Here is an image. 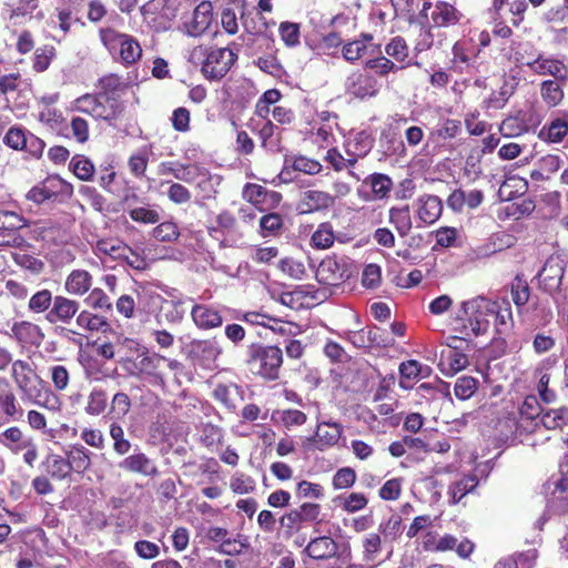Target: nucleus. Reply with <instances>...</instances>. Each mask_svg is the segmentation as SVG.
<instances>
[{
  "label": "nucleus",
  "instance_id": "obj_50",
  "mask_svg": "<svg viewBox=\"0 0 568 568\" xmlns=\"http://www.w3.org/2000/svg\"><path fill=\"white\" fill-rule=\"evenodd\" d=\"M403 68L404 65L397 67L393 61H390L386 57L371 59L366 62V71L379 77H385L388 73L396 72L397 70Z\"/></svg>",
  "mask_w": 568,
  "mask_h": 568
},
{
  "label": "nucleus",
  "instance_id": "obj_44",
  "mask_svg": "<svg viewBox=\"0 0 568 568\" xmlns=\"http://www.w3.org/2000/svg\"><path fill=\"white\" fill-rule=\"evenodd\" d=\"M540 95L542 101L550 108L557 106L564 99V91L559 83L547 80L541 83Z\"/></svg>",
  "mask_w": 568,
  "mask_h": 568
},
{
  "label": "nucleus",
  "instance_id": "obj_47",
  "mask_svg": "<svg viewBox=\"0 0 568 568\" xmlns=\"http://www.w3.org/2000/svg\"><path fill=\"white\" fill-rule=\"evenodd\" d=\"M255 480L241 471H236L230 478V488L234 494L246 495L255 490Z\"/></svg>",
  "mask_w": 568,
  "mask_h": 568
},
{
  "label": "nucleus",
  "instance_id": "obj_8",
  "mask_svg": "<svg viewBox=\"0 0 568 568\" xmlns=\"http://www.w3.org/2000/svg\"><path fill=\"white\" fill-rule=\"evenodd\" d=\"M565 273V267L558 257H550L546 261L542 270L538 273V282L540 287L546 292L554 294V301L558 308L564 306L566 295L558 292L561 280Z\"/></svg>",
  "mask_w": 568,
  "mask_h": 568
},
{
  "label": "nucleus",
  "instance_id": "obj_12",
  "mask_svg": "<svg viewBox=\"0 0 568 568\" xmlns=\"http://www.w3.org/2000/svg\"><path fill=\"white\" fill-rule=\"evenodd\" d=\"M79 308L80 303L78 301L71 300L63 295H57L52 301L51 308L45 314V320L50 324L61 323L68 325L78 314Z\"/></svg>",
  "mask_w": 568,
  "mask_h": 568
},
{
  "label": "nucleus",
  "instance_id": "obj_28",
  "mask_svg": "<svg viewBox=\"0 0 568 568\" xmlns=\"http://www.w3.org/2000/svg\"><path fill=\"white\" fill-rule=\"evenodd\" d=\"M161 174H172L176 180L192 183L200 172L199 164H183L180 162H163L159 169Z\"/></svg>",
  "mask_w": 568,
  "mask_h": 568
},
{
  "label": "nucleus",
  "instance_id": "obj_3",
  "mask_svg": "<svg viewBox=\"0 0 568 568\" xmlns=\"http://www.w3.org/2000/svg\"><path fill=\"white\" fill-rule=\"evenodd\" d=\"M236 54L227 48L195 47L189 55L193 64L202 65V73L212 80L222 79L235 62Z\"/></svg>",
  "mask_w": 568,
  "mask_h": 568
},
{
  "label": "nucleus",
  "instance_id": "obj_7",
  "mask_svg": "<svg viewBox=\"0 0 568 568\" xmlns=\"http://www.w3.org/2000/svg\"><path fill=\"white\" fill-rule=\"evenodd\" d=\"M283 363L282 349L277 346L260 347L252 358V367L263 378L275 381Z\"/></svg>",
  "mask_w": 568,
  "mask_h": 568
},
{
  "label": "nucleus",
  "instance_id": "obj_39",
  "mask_svg": "<svg viewBox=\"0 0 568 568\" xmlns=\"http://www.w3.org/2000/svg\"><path fill=\"white\" fill-rule=\"evenodd\" d=\"M539 422L547 429L562 428L568 424V408L559 407L545 410L541 414Z\"/></svg>",
  "mask_w": 568,
  "mask_h": 568
},
{
  "label": "nucleus",
  "instance_id": "obj_62",
  "mask_svg": "<svg viewBox=\"0 0 568 568\" xmlns=\"http://www.w3.org/2000/svg\"><path fill=\"white\" fill-rule=\"evenodd\" d=\"M477 389V381L471 376L459 377L454 387L455 396L462 400L470 398Z\"/></svg>",
  "mask_w": 568,
  "mask_h": 568
},
{
  "label": "nucleus",
  "instance_id": "obj_52",
  "mask_svg": "<svg viewBox=\"0 0 568 568\" xmlns=\"http://www.w3.org/2000/svg\"><path fill=\"white\" fill-rule=\"evenodd\" d=\"M54 57H55V49L53 47L43 45V47L38 48L34 51L32 69L36 72L45 71L50 67Z\"/></svg>",
  "mask_w": 568,
  "mask_h": 568
},
{
  "label": "nucleus",
  "instance_id": "obj_29",
  "mask_svg": "<svg viewBox=\"0 0 568 568\" xmlns=\"http://www.w3.org/2000/svg\"><path fill=\"white\" fill-rule=\"evenodd\" d=\"M30 439L32 438L24 435L17 426L9 427L0 433V445L8 448L13 454L23 452Z\"/></svg>",
  "mask_w": 568,
  "mask_h": 568
},
{
  "label": "nucleus",
  "instance_id": "obj_21",
  "mask_svg": "<svg viewBox=\"0 0 568 568\" xmlns=\"http://www.w3.org/2000/svg\"><path fill=\"white\" fill-rule=\"evenodd\" d=\"M11 332L14 338L21 344L38 346L44 338L41 327L28 321L14 323L11 327Z\"/></svg>",
  "mask_w": 568,
  "mask_h": 568
},
{
  "label": "nucleus",
  "instance_id": "obj_38",
  "mask_svg": "<svg viewBox=\"0 0 568 568\" xmlns=\"http://www.w3.org/2000/svg\"><path fill=\"white\" fill-rule=\"evenodd\" d=\"M478 485V479L475 475L464 476L460 480L455 481L448 488V496L452 504H457L464 496L471 493Z\"/></svg>",
  "mask_w": 568,
  "mask_h": 568
},
{
  "label": "nucleus",
  "instance_id": "obj_61",
  "mask_svg": "<svg viewBox=\"0 0 568 568\" xmlns=\"http://www.w3.org/2000/svg\"><path fill=\"white\" fill-rule=\"evenodd\" d=\"M84 302L89 307L95 311H110L112 308L109 296L99 287L90 290V294Z\"/></svg>",
  "mask_w": 568,
  "mask_h": 568
},
{
  "label": "nucleus",
  "instance_id": "obj_15",
  "mask_svg": "<svg viewBox=\"0 0 568 568\" xmlns=\"http://www.w3.org/2000/svg\"><path fill=\"white\" fill-rule=\"evenodd\" d=\"M539 405L535 396H528L519 408V419L515 422V435L531 433L538 426L536 420L539 417Z\"/></svg>",
  "mask_w": 568,
  "mask_h": 568
},
{
  "label": "nucleus",
  "instance_id": "obj_10",
  "mask_svg": "<svg viewBox=\"0 0 568 568\" xmlns=\"http://www.w3.org/2000/svg\"><path fill=\"white\" fill-rule=\"evenodd\" d=\"M321 507L318 504L304 503L298 508L283 515L280 523L287 532L298 531L303 524L316 521L320 516Z\"/></svg>",
  "mask_w": 568,
  "mask_h": 568
},
{
  "label": "nucleus",
  "instance_id": "obj_13",
  "mask_svg": "<svg viewBox=\"0 0 568 568\" xmlns=\"http://www.w3.org/2000/svg\"><path fill=\"white\" fill-rule=\"evenodd\" d=\"M213 21V7L209 1L201 2L187 18L183 28L185 33L191 37L203 34Z\"/></svg>",
  "mask_w": 568,
  "mask_h": 568
},
{
  "label": "nucleus",
  "instance_id": "obj_56",
  "mask_svg": "<svg viewBox=\"0 0 568 568\" xmlns=\"http://www.w3.org/2000/svg\"><path fill=\"white\" fill-rule=\"evenodd\" d=\"M150 153V148L143 146L130 156L129 166L132 174L135 176H142L144 174Z\"/></svg>",
  "mask_w": 568,
  "mask_h": 568
},
{
  "label": "nucleus",
  "instance_id": "obj_53",
  "mask_svg": "<svg viewBox=\"0 0 568 568\" xmlns=\"http://www.w3.org/2000/svg\"><path fill=\"white\" fill-rule=\"evenodd\" d=\"M49 375L57 392L65 390L70 385V372L67 366L57 364L49 367Z\"/></svg>",
  "mask_w": 568,
  "mask_h": 568
},
{
  "label": "nucleus",
  "instance_id": "obj_33",
  "mask_svg": "<svg viewBox=\"0 0 568 568\" xmlns=\"http://www.w3.org/2000/svg\"><path fill=\"white\" fill-rule=\"evenodd\" d=\"M432 21L437 27L455 24L460 19V13L448 2L438 1L432 12Z\"/></svg>",
  "mask_w": 568,
  "mask_h": 568
},
{
  "label": "nucleus",
  "instance_id": "obj_45",
  "mask_svg": "<svg viewBox=\"0 0 568 568\" xmlns=\"http://www.w3.org/2000/svg\"><path fill=\"white\" fill-rule=\"evenodd\" d=\"M45 468L48 474L57 479H64L71 471L68 459L57 454L47 457Z\"/></svg>",
  "mask_w": 568,
  "mask_h": 568
},
{
  "label": "nucleus",
  "instance_id": "obj_51",
  "mask_svg": "<svg viewBox=\"0 0 568 568\" xmlns=\"http://www.w3.org/2000/svg\"><path fill=\"white\" fill-rule=\"evenodd\" d=\"M372 36H365L364 39L352 41L344 45L343 55L347 61H355L367 53V42L372 41Z\"/></svg>",
  "mask_w": 568,
  "mask_h": 568
},
{
  "label": "nucleus",
  "instance_id": "obj_6",
  "mask_svg": "<svg viewBox=\"0 0 568 568\" xmlns=\"http://www.w3.org/2000/svg\"><path fill=\"white\" fill-rule=\"evenodd\" d=\"M72 193L73 186L70 183L58 175H51L31 187L26 194V199L36 204H42L59 197H70Z\"/></svg>",
  "mask_w": 568,
  "mask_h": 568
},
{
  "label": "nucleus",
  "instance_id": "obj_17",
  "mask_svg": "<svg viewBox=\"0 0 568 568\" xmlns=\"http://www.w3.org/2000/svg\"><path fill=\"white\" fill-rule=\"evenodd\" d=\"M372 148L373 140L367 132L361 131L351 135L345 142L347 164L354 165L357 160L364 158Z\"/></svg>",
  "mask_w": 568,
  "mask_h": 568
},
{
  "label": "nucleus",
  "instance_id": "obj_42",
  "mask_svg": "<svg viewBox=\"0 0 568 568\" xmlns=\"http://www.w3.org/2000/svg\"><path fill=\"white\" fill-rule=\"evenodd\" d=\"M53 298L54 296L50 290H40L30 296L28 310L33 314L48 313L52 306Z\"/></svg>",
  "mask_w": 568,
  "mask_h": 568
},
{
  "label": "nucleus",
  "instance_id": "obj_41",
  "mask_svg": "<svg viewBox=\"0 0 568 568\" xmlns=\"http://www.w3.org/2000/svg\"><path fill=\"white\" fill-rule=\"evenodd\" d=\"M389 221L396 227L400 236H405L412 230V219L409 207H392L389 210Z\"/></svg>",
  "mask_w": 568,
  "mask_h": 568
},
{
  "label": "nucleus",
  "instance_id": "obj_18",
  "mask_svg": "<svg viewBox=\"0 0 568 568\" xmlns=\"http://www.w3.org/2000/svg\"><path fill=\"white\" fill-rule=\"evenodd\" d=\"M194 324L201 329H212L223 323V317L219 310L206 304H196L191 311Z\"/></svg>",
  "mask_w": 568,
  "mask_h": 568
},
{
  "label": "nucleus",
  "instance_id": "obj_25",
  "mask_svg": "<svg viewBox=\"0 0 568 568\" xmlns=\"http://www.w3.org/2000/svg\"><path fill=\"white\" fill-rule=\"evenodd\" d=\"M192 351L201 361L202 365L212 368L222 354V347L215 339L195 341L192 343Z\"/></svg>",
  "mask_w": 568,
  "mask_h": 568
},
{
  "label": "nucleus",
  "instance_id": "obj_40",
  "mask_svg": "<svg viewBox=\"0 0 568 568\" xmlns=\"http://www.w3.org/2000/svg\"><path fill=\"white\" fill-rule=\"evenodd\" d=\"M334 242L335 232L329 223H321L311 237V245L317 250H327Z\"/></svg>",
  "mask_w": 568,
  "mask_h": 568
},
{
  "label": "nucleus",
  "instance_id": "obj_35",
  "mask_svg": "<svg viewBox=\"0 0 568 568\" xmlns=\"http://www.w3.org/2000/svg\"><path fill=\"white\" fill-rule=\"evenodd\" d=\"M75 323L79 328L88 332H104L109 326L104 316L92 313L89 310L78 312Z\"/></svg>",
  "mask_w": 568,
  "mask_h": 568
},
{
  "label": "nucleus",
  "instance_id": "obj_34",
  "mask_svg": "<svg viewBox=\"0 0 568 568\" xmlns=\"http://www.w3.org/2000/svg\"><path fill=\"white\" fill-rule=\"evenodd\" d=\"M365 184H368L372 191L369 196L364 197L367 201L388 197L393 187L392 180L382 173L372 174L367 180H365Z\"/></svg>",
  "mask_w": 568,
  "mask_h": 568
},
{
  "label": "nucleus",
  "instance_id": "obj_36",
  "mask_svg": "<svg viewBox=\"0 0 568 568\" xmlns=\"http://www.w3.org/2000/svg\"><path fill=\"white\" fill-rule=\"evenodd\" d=\"M567 134L568 120L565 118H556L548 126H544L540 130L539 138L550 143H559Z\"/></svg>",
  "mask_w": 568,
  "mask_h": 568
},
{
  "label": "nucleus",
  "instance_id": "obj_57",
  "mask_svg": "<svg viewBox=\"0 0 568 568\" xmlns=\"http://www.w3.org/2000/svg\"><path fill=\"white\" fill-rule=\"evenodd\" d=\"M536 560L535 550L519 554L516 559L500 560L495 565V568H532Z\"/></svg>",
  "mask_w": 568,
  "mask_h": 568
},
{
  "label": "nucleus",
  "instance_id": "obj_31",
  "mask_svg": "<svg viewBox=\"0 0 568 568\" xmlns=\"http://www.w3.org/2000/svg\"><path fill=\"white\" fill-rule=\"evenodd\" d=\"M196 189L201 200L214 199L220 185L221 179L219 175H212L207 170L200 165V172L196 174Z\"/></svg>",
  "mask_w": 568,
  "mask_h": 568
},
{
  "label": "nucleus",
  "instance_id": "obj_20",
  "mask_svg": "<svg viewBox=\"0 0 568 568\" xmlns=\"http://www.w3.org/2000/svg\"><path fill=\"white\" fill-rule=\"evenodd\" d=\"M93 284V276L90 272L77 268L70 272L64 282V290L68 294L83 296L90 292Z\"/></svg>",
  "mask_w": 568,
  "mask_h": 568
},
{
  "label": "nucleus",
  "instance_id": "obj_1",
  "mask_svg": "<svg viewBox=\"0 0 568 568\" xmlns=\"http://www.w3.org/2000/svg\"><path fill=\"white\" fill-rule=\"evenodd\" d=\"M513 313L507 300L476 296L460 303L453 321V328L462 339L485 335L490 327L503 333L511 327Z\"/></svg>",
  "mask_w": 568,
  "mask_h": 568
},
{
  "label": "nucleus",
  "instance_id": "obj_54",
  "mask_svg": "<svg viewBox=\"0 0 568 568\" xmlns=\"http://www.w3.org/2000/svg\"><path fill=\"white\" fill-rule=\"evenodd\" d=\"M129 215L134 222L143 224H155L161 217L160 212L150 205L130 209Z\"/></svg>",
  "mask_w": 568,
  "mask_h": 568
},
{
  "label": "nucleus",
  "instance_id": "obj_24",
  "mask_svg": "<svg viewBox=\"0 0 568 568\" xmlns=\"http://www.w3.org/2000/svg\"><path fill=\"white\" fill-rule=\"evenodd\" d=\"M343 434V426L336 422H322L315 433L316 444L320 449L337 445Z\"/></svg>",
  "mask_w": 568,
  "mask_h": 568
},
{
  "label": "nucleus",
  "instance_id": "obj_27",
  "mask_svg": "<svg viewBox=\"0 0 568 568\" xmlns=\"http://www.w3.org/2000/svg\"><path fill=\"white\" fill-rule=\"evenodd\" d=\"M119 466L126 471L138 473L144 476H154L158 474L154 463L143 453L125 457Z\"/></svg>",
  "mask_w": 568,
  "mask_h": 568
},
{
  "label": "nucleus",
  "instance_id": "obj_60",
  "mask_svg": "<svg viewBox=\"0 0 568 568\" xmlns=\"http://www.w3.org/2000/svg\"><path fill=\"white\" fill-rule=\"evenodd\" d=\"M278 268L287 276L294 280H302L306 274L303 262L293 257H285L278 262Z\"/></svg>",
  "mask_w": 568,
  "mask_h": 568
},
{
  "label": "nucleus",
  "instance_id": "obj_26",
  "mask_svg": "<svg viewBox=\"0 0 568 568\" xmlns=\"http://www.w3.org/2000/svg\"><path fill=\"white\" fill-rule=\"evenodd\" d=\"M334 204V196L318 190H310L304 192L301 203L300 210L302 213H308L314 211H320L323 209H327Z\"/></svg>",
  "mask_w": 568,
  "mask_h": 568
},
{
  "label": "nucleus",
  "instance_id": "obj_32",
  "mask_svg": "<svg viewBox=\"0 0 568 568\" xmlns=\"http://www.w3.org/2000/svg\"><path fill=\"white\" fill-rule=\"evenodd\" d=\"M462 132V123L456 119H443L429 133V140L443 142L455 139Z\"/></svg>",
  "mask_w": 568,
  "mask_h": 568
},
{
  "label": "nucleus",
  "instance_id": "obj_30",
  "mask_svg": "<svg viewBox=\"0 0 568 568\" xmlns=\"http://www.w3.org/2000/svg\"><path fill=\"white\" fill-rule=\"evenodd\" d=\"M448 550H456L459 557L468 558L470 554L474 551V544L466 538L458 541V539L455 536L449 534L439 536L436 552H443Z\"/></svg>",
  "mask_w": 568,
  "mask_h": 568
},
{
  "label": "nucleus",
  "instance_id": "obj_46",
  "mask_svg": "<svg viewBox=\"0 0 568 568\" xmlns=\"http://www.w3.org/2000/svg\"><path fill=\"white\" fill-rule=\"evenodd\" d=\"M270 195L272 199L280 201L281 195L276 192H268L266 189L258 184L248 183L243 189V197L254 205L262 204L266 196Z\"/></svg>",
  "mask_w": 568,
  "mask_h": 568
},
{
  "label": "nucleus",
  "instance_id": "obj_55",
  "mask_svg": "<svg viewBox=\"0 0 568 568\" xmlns=\"http://www.w3.org/2000/svg\"><path fill=\"white\" fill-rule=\"evenodd\" d=\"M70 168L73 173L82 181H89L93 176L94 165L83 155H75L70 162Z\"/></svg>",
  "mask_w": 568,
  "mask_h": 568
},
{
  "label": "nucleus",
  "instance_id": "obj_59",
  "mask_svg": "<svg viewBox=\"0 0 568 568\" xmlns=\"http://www.w3.org/2000/svg\"><path fill=\"white\" fill-rule=\"evenodd\" d=\"M385 52L396 62L404 63L408 58V47L400 37L393 38L385 47Z\"/></svg>",
  "mask_w": 568,
  "mask_h": 568
},
{
  "label": "nucleus",
  "instance_id": "obj_48",
  "mask_svg": "<svg viewBox=\"0 0 568 568\" xmlns=\"http://www.w3.org/2000/svg\"><path fill=\"white\" fill-rule=\"evenodd\" d=\"M281 40L287 48H295L301 43L300 24L294 22H282L278 27Z\"/></svg>",
  "mask_w": 568,
  "mask_h": 568
},
{
  "label": "nucleus",
  "instance_id": "obj_63",
  "mask_svg": "<svg viewBox=\"0 0 568 568\" xmlns=\"http://www.w3.org/2000/svg\"><path fill=\"white\" fill-rule=\"evenodd\" d=\"M106 394L102 389H93L88 398L85 412L89 415H100L106 407Z\"/></svg>",
  "mask_w": 568,
  "mask_h": 568
},
{
  "label": "nucleus",
  "instance_id": "obj_58",
  "mask_svg": "<svg viewBox=\"0 0 568 568\" xmlns=\"http://www.w3.org/2000/svg\"><path fill=\"white\" fill-rule=\"evenodd\" d=\"M29 133L22 128L12 126L3 138L6 145L13 150H23L28 145Z\"/></svg>",
  "mask_w": 568,
  "mask_h": 568
},
{
  "label": "nucleus",
  "instance_id": "obj_23",
  "mask_svg": "<svg viewBox=\"0 0 568 568\" xmlns=\"http://www.w3.org/2000/svg\"><path fill=\"white\" fill-rule=\"evenodd\" d=\"M468 358L465 354L453 348L444 349L440 353L438 368L446 376H453L466 368Z\"/></svg>",
  "mask_w": 568,
  "mask_h": 568
},
{
  "label": "nucleus",
  "instance_id": "obj_37",
  "mask_svg": "<svg viewBox=\"0 0 568 568\" xmlns=\"http://www.w3.org/2000/svg\"><path fill=\"white\" fill-rule=\"evenodd\" d=\"M91 453L82 445L72 446L67 453L70 470L82 473L91 465Z\"/></svg>",
  "mask_w": 568,
  "mask_h": 568
},
{
  "label": "nucleus",
  "instance_id": "obj_49",
  "mask_svg": "<svg viewBox=\"0 0 568 568\" xmlns=\"http://www.w3.org/2000/svg\"><path fill=\"white\" fill-rule=\"evenodd\" d=\"M120 112L121 109L114 101H110V99L106 97H100L92 118L112 120L115 119Z\"/></svg>",
  "mask_w": 568,
  "mask_h": 568
},
{
  "label": "nucleus",
  "instance_id": "obj_4",
  "mask_svg": "<svg viewBox=\"0 0 568 568\" xmlns=\"http://www.w3.org/2000/svg\"><path fill=\"white\" fill-rule=\"evenodd\" d=\"M100 37L102 43L116 62L130 67L141 59L142 48L133 36L118 32L114 29H104L101 30Z\"/></svg>",
  "mask_w": 568,
  "mask_h": 568
},
{
  "label": "nucleus",
  "instance_id": "obj_5",
  "mask_svg": "<svg viewBox=\"0 0 568 568\" xmlns=\"http://www.w3.org/2000/svg\"><path fill=\"white\" fill-rule=\"evenodd\" d=\"M353 273V262L344 255H327L318 264L315 276L321 284L336 286L346 282Z\"/></svg>",
  "mask_w": 568,
  "mask_h": 568
},
{
  "label": "nucleus",
  "instance_id": "obj_14",
  "mask_svg": "<svg viewBox=\"0 0 568 568\" xmlns=\"http://www.w3.org/2000/svg\"><path fill=\"white\" fill-rule=\"evenodd\" d=\"M417 227H424L435 223L443 211L442 201L435 195L419 196L416 202Z\"/></svg>",
  "mask_w": 568,
  "mask_h": 568
},
{
  "label": "nucleus",
  "instance_id": "obj_9",
  "mask_svg": "<svg viewBox=\"0 0 568 568\" xmlns=\"http://www.w3.org/2000/svg\"><path fill=\"white\" fill-rule=\"evenodd\" d=\"M29 225L28 220L20 213L0 210V247L19 246L23 242L20 231Z\"/></svg>",
  "mask_w": 568,
  "mask_h": 568
},
{
  "label": "nucleus",
  "instance_id": "obj_19",
  "mask_svg": "<svg viewBox=\"0 0 568 568\" xmlns=\"http://www.w3.org/2000/svg\"><path fill=\"white\" fill-rule=\"evenodd\" d=\"M534 125H536V122L532 121V116L517 112L515 115L503 120L499 125V132L505 138H516L528 132Z\"/></svg>",
  "mask_w": 568,
  "mask_h": 568
},
{
  "label": "nucleus",
  "instance_id": "obj_16",
  "mask_svg": "<svg viewBox=\"0 0 568 568\" xmlns=\"http://www.w3.org/2000/svg\"><path fill=\"white\" fill-rule=\"evenodd\" d=\"M526 64L539 75H552L558 80H566L568 78V68L562 61L555 58L539 55Z\"/></svg>",
  "mask_w": 568,
  "mask_h": 568
},
{
  "label": "nucleus",
  "instance_id": "obj_64",
  "mask_svg": "<svg viewBox=\"0 0 568 568\" xmlns=\"http://www.w3.org/2000/svg\"><path fill=\"white\" fill-rule=\"evenodd\" d=\"M382 283V268L379 265L367 264L362 273V285L366 288L374 290Z\"/></svg>",
  "mask_w": 568,
  "mask_h": 568
},
{
  "label": "nucleus",
  "instance_id": "obj_11",
  "mask_svg": "<svg viewBox=\"0 0 568 568\" xmlns=\"http://www.w3.org/2000/svg\"><path fill=\"white\" fill-rule=\"evenodd\" d=\"M381 89V83L374 74L367 72H357L351 74L346 80L347 92L359 99L374 97Z\"/></svg>",
  "mask_w": 568,
  "mask_h": 568
},
{
  "label": "nucleus",
  "instance_id": "obj_43",
  "mask_svg": "<svg viewBox=\"0 0 568 568\" xmlns=\"http://www.w3.org/2000/svg\"><path fill=\"white\" fill-rule=\"evenodd\" d=\"M163 361H165V357L158 353L148 354L140 359L139 368L141 373L152 376L156 384L163 385L162 376L155 373Z\"/></svg>",
  "mask_w": 568,
  "mask_h": 568
},
{
  "label": "nucleus",
  "instance_id": "obj_22",
  "mask_svg": "<svg viewBox=\"0 0 568 568\" xmlns=\"http://www.w3.org/2000/svg\"><path fill=\"white\" fill-rule=\"evenodd\" d=\"M337 550L336 541L328 536L313 538L305 548V552L316 560L329 559L337 554Z\"/></svg>",
  "mask_w": 568,
  "mask_h": 568
},
{
  "label": "nucleus",
  "instance_id": "obj_2",
  "mask_svg": "<svg viewBox=\"0 0 568 568\" xmlns=\"http://www.w3.org/2000/svg\"><path fill=\"white\" fill-rule=\"evenodd\" d=\"M11 378L21 393L23 400L39 405L53 413L61 410L62 400L53 390L47 389L41 399V393L36 386V383L41 382V378L29 362L16 359L11 366Z\"/></svg>",
  "mask_w": 568,
  "mask_h": 568
}]
</instances>
